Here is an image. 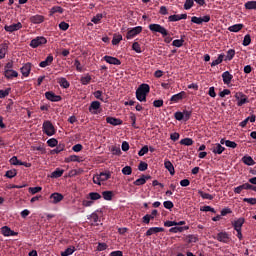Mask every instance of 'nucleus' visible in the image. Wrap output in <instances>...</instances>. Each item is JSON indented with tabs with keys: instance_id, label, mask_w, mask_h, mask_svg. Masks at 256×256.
<instances>
[{
	"instance_id": "obj_24",
	"label": "nucleus",
	"mask_w": 256,
	"mask_h": 256,
	"mask_svg": "<svg viewBox=\"0 0 256 256\" xmlns=\"http://www.w3.org/2000/svg\"><path fill=\"white\" fill-rule=\"evenodd\" d=\"M53 63V55L49 54L46 59L39 63V67H42L43 69L45 67H49Z\"/></svg>"
},
{
	"instance_id": "obj_18",
	"label": "nucleus",
	"mask_w": 256,
	"mask_h": 256,
	"mask_svg": "<svg viewBox=\"0 0 256 256\" xmlns=\"http://www.w3.org/2000/svg\"><path fill=\"white\" fill-rule=\"evenodd\" d=\"M222 80L224 85H230L231 81H233V75L229 71H225L222 73Z\"/></svg>"
},
{
	"instance_id": "obj_50",
	"label": "nucleus",
	"mask_w": 256,
	"mask_h": 256,
	"mask_svg": "<svg viewBox=\"0 0 256 256\" xmlns=\"http://www.w3.org/2000/svg\"><path fill=\"white\" fill-rule=\"evenodd\" d=\"M11 93V88H6L5 90H0V99H5Z\"/></svg>"
},
{
	"instance_id": "obj_27",
	"label": "nucleus",
	"mask_w": 256,
	"mask_h": 256,
	"mask_svg": "<svg viewBox=\"0 0 256 256\" xmlns=\"http://www.w3.org/2000/svg\"><path fill=\"white\" fill-rule=\"evenodd\" d=\"M58 83L62 89H69V87H71V84L69 81H67V78L64 77L58 78Z\"/></svg>"
},
{
	"instance_id": "obj_56",
	"label": "nucleus",
	"mask_w": 256,
	"mask_h": 256,
	"mask_svg": "<svg viewBox=\"0 0 256 256\" xmlns=\"http://www.w3.org/2000/svg\"><path fill=\"white\" fill-rule=\"evenodd\" d=\"M59 143V141H57V139L55 138H50L48 141H47V145L48 147H57V144Z\"/></svg>"
},
{
	"instance_id": "obj_22",
	"label": "nucleus",
	"mask_w": 256,
	"mask_h": 256,
	"mask_svg": "<svg viewBox=\"0 0 256 256\" xmlns=\"http://www.w3.org/2000/svg\"><path fill=\"white\" fill-rule=\"evenodd\" d=\"M7 51H9V44L5 42L0 44V60L5 59Z\"/></svg>"
},
{
	"instance_id": "obj_61",
	"label": "nucleus",
	"mask_w": 256,
	"mask_h": 256,
	"mask_svg": "<svg viewBox=\"0 0 256 256\" xmlns=\"http://www.w3.org/2000/svg\"><path fill=\"white\" fill-rule=\"evenodd\" d=\"M74 66L76 67V70L79 71V73H83V65H81L79 60H75Z\"/></svg>"
},
{
	"instance_id": "obj_52",
	"label": "nucleus",
	"mask_w": 256,
	"mask_h": 256,
	"mask_svg": "<svg viewBox=\"0 0 256 256\" xmlns=\"http://www.w3.org/2000/svg\"><path fill=\"white\" fill-rule=\"evenodd\" d=\"M1 233L2 235H4V237H9L11 233V228H9L8 226H4L1 228Z\"/></svg>"
},
{
	"instance_id": "obj_36",
	"label": "nucleus",
	"mask_w": 256,
	"mask_h": 256,
	"mask_svg": "<svg viewBox=\"0 0 256 256\" xmlns=\"http://www.w3.org/2000/svg\"><path fill=\"white\" fill-rule=\"evenodd\" d=\"M76 251L75 246H69L65 251L60 253L61 256L73 255V252Z\"/></svg>"
},
{
	"instance_id": "obj_53",
	"label": "nucleus",
	"mask_w": 256,
	"mask_h": 256,
	"mask_svg": "<svg viewBox=\"0 0 256 256\" xmlns=\"http://www.w3.org/2000/svg\"><path fill=\"white\" fill-rule=\"evenodd\" d=\"M187 242L188 243H197L199 241V238L196 235L190 234L187 236Z\"/></svg>"
},
{
	"instance_id": "obj_10",
	"label": "nucleus",
	"mask_w": 256,
	"mask_h": 256,
	"mask_svg": "<svg viewBox=\"0 0 256 256\" xmlns=\"http://www.w3.org/2000/svg\"><path fill=\"white\" fill-rule=\"evenodd\" d=\"M3 75L5 79L10 81L11 79H15L16 77H19V72L16 70H4Z\"/></svg>"
},
{
	"instance_id": "obj_46",
	"label": "nucleus",
	"mask_w": 256,
	"mask_h": 256,
	"mask_svg": "<svg viewBox=\"0 0 256 256\" xmlns=\"http://www.w3.org/2000/svg\"><path fill=\"white\" fill-rule=\"evenodd\" d=\"M242 45H243L244 47H249V45H251V35L246 34V35L244 36V40H243V42H242Z\"/></svg>"
},
{
	"instance_id": "obj_34",
	"label": "nucleus",
	"mask_w": 256,
	"mask_h": 256,
	"mask_svg": "<svg viewBox=\"0 0 256 256\" xmlns=\"http://www.w3.org/2000/svg\"><path fill=\"white\" fill-rule=\"evenodd\" d=\"M198 194L200 195V197H202V199H208V201H213V199H215V196L209 193H205L203 192V190H198Z\"/></svg>"
},
{
	"instance_id": "obj_51",
	"label": "nucleus",
	"mask_w": 256,
	"mask_h": 256,
	"mask_svg": "<svg viewBox=\"0 0 256 256\" xmlns=\"http://www.w3.org/2000/svg\"><path fill=\"white\" fill-rule=\"evenodd\" d=\"M183 43H185V40L183 38L174 40L172 42L173 47H183Z\"/></svg>"
},
{
	"instance_id": "obj_37",
	"label": "nucleus",
	"mask_w": 256,
	"mask_h": 256,
	"mask_svg": "<svg viewBox=\"0 0 256 256\" xmlns=\"http://www.w3.org/2000/svg\"><path fill=\"white\" fill-rule=\"evenodd\" d=\"M88 199H90L91 201H99V199H101V194L97 192H90L88 194Z\"/></svg>"
},
{
	"instance_id": "obj_1",
	"label": "nucleus",
	"mask_w": 256,
	"mask_h": 256,
	"mask_svg": "<svg viewBox=\"0 0 256 256\" xmlns=\"http://www.w3.org/2000/svg\"><path fill=\"white\" fill-rule=\"evenodd\" d=\"M151 91L149 84H141L136 90V99L140 102L147 101V94Z\"/></svg>"
},
{
	"instance_id": "obj_43",
	"label": "nucleus",
	"mask_w": 256,
	"mask_h": 256,
	"mask_svg": "<svg viewBox=\"0 0 256 256\" xmlns=\"http://www.w3.org/2000/svg\"><path fill=\"white\" fill-rule=\"evenodd\" d=\"M121 41H123V36L121 34L114 35V37L112 39V45H119V43H121Z\"/></svg>"
},
{
	"instance_id": "obj_25",
	"label": "nucleus",
	"mask_w": 256,
	"mask_h": 256,
	"mask_svg": "<svg viewBox=\"0 0 256 256\" xmlns=\"http://www.w3.org/2000/svg\"><path fill=\"white\" fill-rule=\"evenodd\" d=\"M189 226H175L169 229L170 233H183L184 231H188Z\"/></svg>"
},
{
	"instance_id": "obj_45",
	"label": "nucleus",
	"mask_w": 256,
	"mask_h": 256,
	"mask_svg": "<svg viewBox=\"0 0 256 256\" xmlns=\"http://www.w3.org/2000/svg\"><path fill=\"white\" fill-rule=\"evenodd\" d=\"M101 181H108V179H111V173L110 172H101L99 174Z\"/></svg>"
},
{
	"instance_id": "obj_19",
	"label": "nucleus",
	"mask_w": 256,
	"mask_h": 256,
	"mask_svg": "<svg viewBox=\"0 0 256 256\" xmlns=\"http://www.w3.org/2000/svg\"><path fill=\"white\" fill-rule=\"evenodd\" d=\"M211 151H212V153H214V155H221V153H223V151H225V147H223L219 143H216V144L212 145Z\"/></svg>"
},
{
	"instance_id": "obj_13",
	"label": "nucleus",
	"mask_w": 256,
	"mask_h": 256,
	"mask_svg": "<svg viewBox=\"0 0 256 256\" xmlns=\"http://www.w3.org/2000/svg\"><path fill=\"white\" fill-rule=\"evenodd\" d=\"M45 21V16L36 14L34 16L30 17V23H33L34 25H39Z\"/></svg>"
},
{
	"instance_id": "obj_21",
	"label": "nucleus",
	"mask_w": 256,
	"mask_h": 256,
	"mask_svg": "<svg viewBox=\"0 0 256 256\" xmlns=\"http://www.w3.org/2000/svg\"><path fill=\"white\" fill-rule=\"evenodd\" d=\"M23 77H29L30 73H31V63H26L24 64L21 69H20Z\"/></svg>"
},
{
	"instance_id": "obj_26",
	"label": "nucleus",
	"mask_w": 256,
	"mask_h": 256,
	"mask_svg": "<svg viewBox=\"0 0 256 256\" xmlns=\"http://www.w3.org/2000/svg\"><path fill=\"white\" fill-rule=\"evenodd\" d=\"M81 161H83V159L77 155H70L65 158L66 163H81Z\"/></svg>"
},
{
	"instance_id": "obj_42",
	"label": "nucleus",
	"mask_w": 256,
	"mask_h": 256,
	"mask_svg": "<svg viewBox=\"0 0 256 256\" xmlns=\"http://www.w3.org/2000/svg\"><path fill=\"white\" fill-rule=\"evenodd\" d=\"M5 177H7V179H13V177H17V170L12 169V170L6 171Z\"/></svg>"
},
{
	"instance_id": "obj_64",
	"label": "nucleus",
	"mask_w": 256,
	"mask_h": 256,
	"mask_svg": "<svg viewBox=\"0 0 256 256\" xmlns=\"http://www.w3.org/2000/svg\"><path fill=\"white\" fill-rule=\"evenodd\" d=\"M244 203H249V205H256V198H244Z\"/></svg>"
},
{
	"instance_id": "obj_6",
	"label": "nucleus",
	"mask_w": 256,
	"mask_h": 256,
	"mask_svg": "<svg viewBox=\"0 0 256 256\" xmlns=\"http://www.w3.org/2000/svg\"><path fill=\"white\" fill-rule=\"evenodd\" d=\"M234 97L238 101V107H243L245 103H249V98H247V95H245L243 92H237Z\"/></svg>"
},
{
	"instance_id": "obj_7",
	"label": "nucleus",
	"mask_w": 256,
	"mask_h": 256,
	"mask_svg": "<svg viewBox=\"0 0 256 256\" xmlns=\"http://www.w3.org/2000/svg\"><path fill=\"white\" fill-rule=\"evenodd\" d=\"M99 109H101V102L93 101L91 102L88 110L92 115H99Z\"/></svg>"
},
{
	"instance_id": "obj_62",
	"label": "nucleus",
	"mask_w": 256,
	"mask_h": 256,
	"mask_svg": "<svg viewBox=\"0 0 256 256\" xmlns=\"http://www.w3.org/2000/svg\"><path fill=\"white\" fill-rule=\"evenodd\" d=\"M51 13L54 15V13H63V8L61 6H54L51 8Z\"/></svg>"
},
{
	"instance_id": "obj_2",
	"label": "nucleus",
	"mask_w": 256,
	"mask_h": 256,
	"mask_svg": "<svg viewBox=\"0 0 256 256\" xmlns=\"http://www.w3.org/2000/svg\"><path fill=\"white\" fill-rule=\"evenodd\" d=\"M42 129L43 133H45V135H47L48 137H53V135H55V133L57 132L55 130V126H53V123H51V121L49 120L44 121Z\"/></svg>"
},
{
	"instance_id": "obj_14",
	"label": "nucleus",
	"mask_w": 256,
	"mask_h": 256,
	"mask_svg": "<svg viewBox=\"0 0 256 256\" xmlns=\"http://www.w3.org/2000/svg\"><path fill=\"white\" fill-rule=\"evenodd\" d=\"M245 223V218H238L236 221L232 223V227L234 231H239L243 229V225Z\"/></svg>"
},
{
	"instance_id": "obj_48",
	"label": "nucleus",
	"mask_w": 256,
	"mask_h": 256,
	"mask_svg": "<svg viewBox=\"0 0 256 256\" xmlns=\"http://www.w3.org/2000/svg\"><path fill=\"white\" fill-rule=\"evenodd\" d=\"M61 151H65V145L59 144L54 150H52V155L59 154Z\"/></svg>"
},
{
	"instance_id": "obj_44",
	"label": "nucleus",
	"mask_w": 256,
	"mask_h": 256,
	"mask_svg": "<svg viewBox=\"0 0 256 256\" xmlns=\"http://www.w3.org/2000/svg\"><path fill=\"white\" fill-rule=\"evenodd\" d=\"M132 51H135V53H143V50L141 49V44H139V42H134L132 44Z\"/></svg>"
},
{
	"instance_id": "obj_54",
	"label": "nucleus",
	"mask_w": 256,
	"mask_h": 256,
	"mask_svg": "<svg viewBox=\"0 0 256 256\" xmlns=\"http://www.w3.org/2000/svg\"><path fill=\"white\" fill-rule=\"evenodd\" d=\"M147 153H149V146L146 145L140 149L138 155L139 157H143V155H147Z\"/></svg>"
},
{
	"instance_id": "obj_59",
	"label": "nucleus",
	"mask_w": 256,
	"mask_h": 256,
	"mask_svg": "<svg viewBox=\"0 0 256 256\" xmlns=\"http://www.w3.org/2000/svg\"><path fill=\"white\" fill-rule=\"evenodd\" d=\"M225 145L226 147H230V149H237V144L234 141L226 140Z\"/></svg>"
},
{
	"instance_id": "obj_41",
	"label": "nucleus",
	"mask_w": 256,
	"mask_h": 256,
	"mask_svg": "<svg viewBox=\"0 0 256 256\" xmlns=\"http://www.w3.org/2000/svg\"><path fill=\"white\" fill-rule=\"evenodd\" d=\"M102 197L105 199V201H111V199H113V191L102 192Z\"/></svg>"
},
{
	"instance_id": "obj_31",
	"label": "nucleus",
	"mask_w": 256,
	"mask_h": 256,
	"mask_svg": "<svg viewBox=\"0 0 256 256\" xmlns=\"http://www.w3.org/2000/svg\"><path fill=\"white\" fill-rule=\"evenodd\" d=\"M234 57H235V49H229L226 52V55L224 54V61H233Z\"/></svg>"
},
{
	"instance_id": "obj_63",
	"label": "nucleus",
	"mask_w": 256,
	"mask_h": 256,
	"mask_svg": "<svg viewBox=\"0 0 256 256\" xmlns=\"http://www.w3.org/2000/svg\"><path fill=\"white\" fill-rule=\"evenodd\" d=\"M59 29H61V31H67V29H69V23L62 21L59 24Z\"/></svg>"
},
{
	"instance_id": "obj_32",
	"label": "nucleus",
	"mask_w": 256,
	"mask_h": 256,
	"mask_svg": "<svg viewBox=\"0 0 256 256\" xmlns=\"http://www.w3.org/2000/svg\"><path fill=\"white\" fill-rule=\"evenodd\" d=\"M243 27V24H234L228 28V31H230L231 33H239V31H241Z\"/></svg>"
},
{
	"instance_id": "obj_5",
	"label": "nucleus",
	"mask_w": 256,
	"mask_h": 256,
	"mask_svg": "<svg viewBox=\"0 0 256 256\" xmlns=\"http://www.w3.org/2000/svg\"><path fill=\"white\" fill-rule=\"evenodd\" d=\"M45 44H47V38L43 36H38L31 40L30 47H32V49H37V47H40V45H45Z\"/></svg>"
},
{
	"instance_id": "obj_16",
	"label": "nucleus",
	"mask_w": 256,
	"mask_h": 256,
	"mask_svg": "<svg viewBox=\"0 0 256 256\" xmlns=\"http://www.w3.org/2000/svg\"><path fill=\"white\" fill-rule=\"evenodd\" d=\"M165 228L162 227H151L146 231V237H151V235H155V233H163Z\"/></svg>"
},
{
	"instance_id": "obj_20",
	"label": "nucleus",
	"mask_w": 256,
	"mask_h": 256,
	"mask_svg": "<svg viewBox=\"0 0 256 256\" xmlns=\"http://www.w3.org/2000/svg\"><path fill=\"white\" fill-rule=\"evenodd\" d=\"M149 179H151L150 175H142L140 178L134 181V185H136L137 187L145 185L147 181H149Z\"/></svg>"
},
{
	"instance_id": "obj_60",
	"label": "nucleus",
	"mask_w": 256,
	"mask_h": 256,
	"mask_svg": "<svg viewBox=\"0 0 256 256\" xmlns=\"http://www.w3.org/2000/svg\"><path fill=\"white\" fill-rule=\"evenodd\" d=\"M148 167H149V164H147L146 162H143V161L140 162L138 165V169L140 171H147Z\"/></svg>"
},
{
	"instance_id": "obj_35",
	"label": "nucleus",
	"mask_w": 256,
	"mask_h": 256,
	"mask_svg": "<svg viewBox=\"0 0 256 256\" xmlns=\"http://www.w3.org/2000/svg\"><path fill=\"white\" fill-rule=\"evenodd\" d=\"M93 78L91 77V75H89V74H86V75H84V76H82L81 78H80V83L82 84V85H89V83H91V80H92Z\"/></svg>"
},
{
	"instance_id": "obj_9",
	"label": "nucleus",
	"mask_w": 256,
	"mask_h": 256,
	"mask_svg": "<svg viewBox=\"0 0 256 256\" xmlns=\"http://www.w3.org/2000/svg\"><path fill=\"white\" fill-rule=\"evenodd\" d=\"M45 97L48 101H52L53 103H59L62 99L61 96L56 95V93L52 91L45 92Z\"/></svg>"
},
{
	"instance_id": "obj_8",
	"label": "nucleus",
	"mask_w": 256,
	"mask_h": 256,
	"mask_svg": "<svg viewBox=\"0 0 256 256\" xmlns=\"http://www.w3.org/2000/svg\"><path fill=\"white\" fill-rule=\"evenodd\" d=\"M4 29L5 31H7V33H14V31H19V29H23V24L21 22H18L12 25H5Z\"/></svg>"
},
{
	"instance_id": "obj_17",
	"label": "nucleus",
	"mask_w": 256,
	"mask_h": 256,
	"mask_svg": "<svg viewBox=\"0 0 256 256\" xmlns=\"http://www.w3.org/2000/svg\"><path fill=\"white\" fill-rule=\"evenodd\" d=\"M216 239L220 243H229V234L227 232H220L217 234Z\"/></svg>"
},
{
	"instance_id": "obj_57",
	"label": "nucleus",
	"mask_w": 256,
	"mask_h": 256,
	"mask_svg": "<svg viewBox=\"0 0 256 256\" xmlns=\"http://www.w3.org/2000/svg\"><path fill=\"white\" fill-rule=\"evenodd\" d=\"M9 163H10V165H15V166H17V165H21V160H19V159L17 158V156H13V157L9 160Z\"/></svg>"
},
{
	"instance_id": "obj_11",
	"label": "nucleus",
	"mask_w": 256,
	"mask_h": 256,
	"mask_svg": "<svg viewBox=\"0 0 256 256\" xmlns=\"http://www.w3.org/2000/svg\"><path fill=\"white\" fill-rule=\"evenodd\" d=\"M62 199H64V196L61 193L55 192L50 195V202L53 203L54 205H57V203H61Z\"/></svg>"
},
{
	"instance_id": "obj_3",
	"label": "nucleus",
	"mask_w": 256,
	"mask_h": 256,
	"mask_svg": "<svg viewBox=\"0 0 256 256\" xmlns=\"http://www.w3.org/2000/svg\"><path fill=\"white\" fill-rule=\"evenodd\" d=\"M148 29H150L152 33H160L162 37H167L169 35V32L167 31V29L161 26V24H150L148 26Z\"/></svg>"
},
{
	"instance_id": "obj_47",
	"label": "nucleus",
	"mask_w": 256,
	"mask_h": 256,
	"mask_svg": "<svg viewBox=\"0 0 256 256\" xmlns=\"http://www.w3.org/2000/svg\"><path fill=\"white\" fill-rule=\"evenodd\" d=\"M194 5H195L194 0H186L184 3V9L186 11H189V9H191Z\"/></svg>"
},
{
	"instance_id": "obj_33",
	"label": "nucleus",
	"mask_w": 256,
	"mask_h": 256,
	"mask_svg": "<svg viewBox=\"0 0 256 256\" xmlns=\"http://www.w3.org/2000/svg\"><path fill=\"white\" fill-rule=\"evenodd\" d=\"M63 173H65V170H63L61 168H56V171L51 173V177L53 179H59V177L63 176Z\"/></svg>"
},
{
	"instance_id": "obj_23",
	"label": "nucleus",
	"mask_w": 256,
	"mask_h": 256,
	"mask_svg": "<svg viewBox=\"0 0 256 256\" xmlns=\"http://www.w3.org/2000/svg\"><path fill=\"white\" fill-rule=\"evenodd\" d=\"M185 95H186L185 91H181L178 94L173 95L170 98V101H172V103H179V101L183 100Z\"/></svg>"
},
{
	"instance_id": "obj_55",
	"label": "nucleus",
	"mask_w": 256,
	"mask_h": 256,
	"mask_svg": "<svg viewBox=\"0 0 256 256\" xmlns=\"http://www.w3.org/2000/svg\"><path fill=\"white\" fill-rule=\"evenodd\" d=\"M131 173H133V168H131V166H125L122 168L123 175H131Z\"/></svg>"
},
{
	"instance_id": "obj_39",
	"label": "nucleus",
	"mask_w": 256,
	"mask_h": 256,
	"mask_svg": "<svg viewBox=\"0 0 256 256\" xmlns=\"http://www.w3.org/2000/svg\"><path fill=\"white\" fill-rule=\"evenodd\" d=\"M193 143H195V142L191 138H184V139L180 140V145H185L186 147H191V145H193Z\"/></svg>"
},
{
	"instance_id": "obj_30",
	"label": "nucleus",
	"mask_w": 256,
	"mask_h": 256,
	"mask_svg": "<svg viewBox=\"0 0 256 256\" xmlns=\"http://www.w3.org/2000/svg\"><path fill=\"white\" fill-rule=\"evenodd\" d=\"M242 163H244V165H248V167H251L255 165V160H253V157L246 155L242 158Z\"/></svg>"
},
{
	"instance_id": "obj_4",
	"label": "nucleus",
	"mask_w": 256,
	"mask_h": 256,
	"mask_svg": "<svg viewBox=\"0 0 256 256\" xmlns=\"http://www.w3.org/2000/svg\"><path fill=\"white\" fill-rule=\"evenodd\" d=\"M142 31H143L142 26H136L134 28H130V29H128V32L126 33V39H128V40L135 39V37H137V35L142 33Z\"/></svg>"
},
{
	"instance_id": "obj_12",
	"label": "nucleus",
	"mask_w": 256,
	"mask_h": 256,
	"mask_svg": "<svg viewBox=\"0 0 256 256\" xmlns=\"http://www.w3.org/2000/svg\"><path fill=\"white\" fill-rule=\"evenodd\" d=\"M103 61H106V63H109V65H121V60L113 56L106 55L103 57Z\"/></svg>"
},
{
	"instance_id": "obj_38",
	"label": "nucleus",
	"mask_w": 256,
	"mask_h": 256,
	"mask_svg": "<svg viewBox=\"0 0 256 256\" xmlns=\"http://www.w3.org/2000/svg\"><path fill=\"white\" fill-rule=\"evenodd\" d=\"M245 9L256 11V1H248L244 4Z\"/></svg>"
},
{
	"instance_id": "obj_15",
	"label": "nucleus",
	"mask_w": 256,
	"mask_h": 256,
	"mask_svg": "<svg viewBox=\"0 0 256 256\" xmlns=\"http://www.w3.org/2000/svg\"><path fill=\"white\" fill-rule=\"evenodd\" d=\"M106 123H109V125H113L114 127H117V125H123V120L108 116L106 118Z\"/></svg>"
},
{
	"instance_id": "obj_49",
	"label": "nucleus",
	"mask_w": 256,
	"mask_h": 256,
	"mask_svg": "<svg viewBox=\"0 0 256 256\" xmlns=\"http://www.w3.org/2000/svg\"><path fill=\"white\" fill-rule=\"evenodd\" d=\"M168 21H169L170 23H175V22H177V21H181V18H180V16H179V14H174V15H170V16L168 17Z\"/></svg>"
},
{
	"instance_id": "obj_40",
	"label": "nucleus",
	"mask_w": 256,
	"mask_h": 256,
	"mask_svg": "<svg viewBox=\"0 0 256 256\" xmlns=\"http://www.w3.org/2000/svg\"><path fill=\"white\" fill-rule=\"evenodd\" d=\"M101 19H103V14L98 13L91 19V22L94 23V25H99V23H101Z\"/></svg>"
},
{
	"instance_id": "obj_58",
	"label": "nucleus",
	"mask_w": 256,
	"mask_h": 256,
	"mask_svg": "<svg viewBox=\"0 0 256 256\" xmlns=\"http://www.w3.org/2000/svg\"><path fill=\"white\" fill-rule=\"evenodd\" d=\"M107 247H109V246L107 245V243H105V242H99V243H98V246H97V251H105V250H107Z\"/></svg>"
},
{
	"instance_id": "obj_28",
	"label": "nucleus",
	"mask_w": 256,
	"mask_h": 256,
	"mask_svg": "<svg viewBox=\"0 0 256 256\" xmlns=\"http://www.w3.org/2000/svg\"><path fill=\"white\" fill-rule=\"evenodd\" d=\"M164 166H165V169L169 171L170 175H175V167L173 166V163H171V161L166 160L164 162Z\"/></svg>"
},
{
	"instance_id": "obj_29",
	"label": "nucleus",
	"mask_w": 256,
	"mask_h": 256,
	"mask_svg": "<svg viewBox=\"0 0 256 256\" xmlns=\"http://www.w3.org/2000/svg\"><path fill=\"white\" fill-rule=\"evenodd\" d=\"M224 59H225V54H219L218 58L211 62V67H217V65H221V63L225 61Z\"/></svg>"
}]
</instances>
